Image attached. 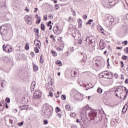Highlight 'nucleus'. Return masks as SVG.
Listing matches in <instances>:
<instances>
[{"label":"nucleus","instance_id":"22","mask_svg":"<svg viewBox=\"0 0 128 128\" xmlns=\"http://www.w3.org/2000/svg\"><path fill=\"white\" fill-rule=\"evenodd\" d=\"M28 105H23L20 106V110H28Z\"/></svg>","mask_w":128,"mask_h":128},{"label":"nucleus","instance_id":"17","mask_svg":"<svg viewBox=\"0 0 128 128\" xmlns=\"http://www.w3.org/2000/svg\"><path fill=\"white\" fill-rule=\"evenodd\" d=\"M46 89L48 90H50L52 89V85H50V84H47L46 85Z\"/></svg>","mask_w":128,"mask_h":128},{"label":"nucleus","instance_id":"37","mask_svg":"<svg viewBox=\"0 0 128 128\" xmlns=\"http://www.w3.org/2000/svg\"><path fill=\"white\" fill-rule=\"evenodd\" d=\"M50 38H52V40L54 42H56V38H54V36L52 34H51L50 36Z\"/></svg>","mask_w":128,"mask_h":128},{"label":"nucleus","instance_id":"61","mask_svg":"<svg viewBox=\"0 0 128 128\" xmlns=\"http://www.w3.org/2000/svg\"><path fill=\"white\" fill-rule=\"evenodd\" d=\"M120 80H124V75H122H122Z\"/></svg>","mask_w":128,"mask_h":128},{"label":"nucleus","instance_id":"64","mask_svg":"<svg viewBox=\"0 0 128 128\" xmlns=\"http://www.w3.org/2000/svg\"><path fill=\"white\" fill-rule=\"evenodd\" d=\"M126 52L127 54H128V47L126 48Z\"/></svg>","mask_w":128,"mask_h":128},{"label":"nucleus","instance_id":"11","mask_svg":"<svg viewBox=\"0 0 128 128\" xmlns=\"http://www.w3.org/2000/svg\"><path fill=\"white\" fill-rule=\"evenodd\" d=\"M53 32L55 34H60L62 33V30H60L58 26H56V28H53Z\"/></svg>","mask_w":128,"mask_h":128},{"label":"nucleus","instance_id":"23","mask_svg":"<svg viewBox=\"0 0 128 128\" xmlns=\"http://www.w3.org/2000/svg\"><path fill=\"white\" fill-rule=\"evenodd\" d=\"M51 54H52L53 56H58V53L54 50H51Z\"/></svg>","mask_w":128,"mask_h":128},{"label":"nucleus","instance_id":"21","mask_svg":"<svg viewBox=\"0 0 128 128\" xmlns=\"http://www.w3.org/2000/svg\"><path fill=\"white\" fill-rule=\"evenodd\" d=\"M34 32H35V34L36 36H38V34H39L38 28H34Z\"/></svg>","mask_w":128,"mask_h":128},{"label":"nucleus","instance_id":"55","mask_svg":"<svg viewBox=\"0 0 128 128\" xmlns=\"http://www.w3.org/2000/svg\"><path fill=\"white\" fill-rule=\"evenodd\" d=\"M44 124H48V120H44Z\"/></svg>","mask_w":128,"mask_h":128},{"label":"nucleus","instance_id":"49","mask_svg":"<svg viewBox=\"0 0 128 128\" xmlns=\"http://www.w3.org/2000/svg\"><path fill=\"white\" fill-rule=\"evenodd\" d=\"M100 32L102 34H104V28H102L100 27Z\"/></svg>","mask_w":128,"mask_h":128},{"label":"nucleus","instance_id":"50","mask_svg":"<svg viewBox=\"0 0 128 128\" xmlns=\"http://www.w3.org/2000/svg\"><path fill=\"white\" fill-rule=\"evenodd\" d=\"M70 116H72V118H74V116H76V113L74 112H73L72 114H70Z\"/></svg>","mask_w":128,"mask_h":128},{"label":"nucleus","instance_id":"32","mask_svg":"<svg viewBox=\"0 0 128 128\" xmlns=\"http://www.w3.org/2000/svg\"><path fill=\"white\" fill-rule=\"evenodd\" d=\"M108 20H109V22H112L114 20V18L112 16L108 17Z\"/></svg>","mask_w":128,"mask_h":128},{"label":"nucleus","instance_id":"18","mask_svg":"<svg viewBox=\"0 0 128 128\" xmlns=\"http://www.w3.org/2000/svg\"><path fill=\"white\" fill-rule=\"evenodd\" d=\"M55 64L57 66H62V62H60V60H56L55 62Z\"/></svg>","mask_w":128,"mask_h":128},{"label":"nucleus","instance_id":"53","mask_svg":"<svg viewBox=\"0 0 128 128\" xmlns=\"http://www.w3.org/2000/svg\"><path fill=\"white\" fill-rule=\"evenodd\" d=\"M88 18V16H86V14H84L83 16V18L84 20H86V18Z\"/></svg>","mask_w":128,"mask_h":128},{"label":"nucleus","instance_id":"52","mask_svg":"<svg viewBox=\"0 0 128 128\" xmlns=\"http://www.w3.org/2000/svg\"><path fill=\"white\" fill-rule=\"evenodd\" d=\"M22 124H24V122H20L18 124V126H22Z\"/></svg>","mask_w":128,"mask_h":128},{"label":"nucleus","instance_id":"20","mask_svg":"<svg viewBox=\"0 0 128 128\" xmlns=\"http://www.w3.org/2000/svg\"><path fill=\"white\" fill-rule=\"evenodd\" d=\"M41 21H42V18H40V16H38L37 18L36 21V24H40Z\"/></svg>","mask_w":128,"mask_h":128},{"label":"nucleus","instance_id":"59","mask_svg":"<svg viewBox=\"0 0 128 128\" xmlns=\"http://www.w3.org/2000/svg\"><path fill=\"white\" fill-rule=\"evenodd\" d=\"M109 60H110V58H108V60H107V64H108V66H110V62H109Z\"/></svg>","mask_w":128,"mask_h":128},{"label":"nucleus","instance_id":"38","mask_svg":"<svg viewBox=\"0 0 128 128\" xmlns=\"http://www.w3.org/2000/svg\"><path fill=\"white\" fill-rule=\"evenodd\" d=\"M6 102H8V104H10V99L8 97L6 98Z\"/></svg>","mask_w":128,"mask_h":128},{"label":"nucleus","instance_id":"33","mask_svg":"<svg viewBox=\"0 0 128 128\" xmlns=\"http://www.w3.org/2000/svg\"><path fill=\"white\" fill-rule=\"evenodd\" d=\"M122 60H128V56L124 55L122 56Z\"/></svg>","mask_w":128,"mask_h":128},{"label":"nucleus","instance_id":"56","mask_svg":"<svg viewBox=\"0 0 128 128\" xmlns=\"http://www.w3.org/2000/svg\"><path fill=\"white\" fill-rule=\"evenodd\" d=\"M57 116H58V118H62V114H60V113L58 114H57Z\"/></svg>","mask_w":128,"mask_h":128},{"label":"nucleus","instance_id":"47","mask_svg":"<svg viewBox=\"0 0 128 128\" xmlns=\"http://www.w3.org/2000/svg\"><path fill=\"white\" fill-rule=\"evenodd\" d=\"M55 8L56 10H58V8H60V5L58 4H55Z\"/></svg>","mask_w":128,"mask_h":128},{"label":"nucleus","instance_id":"30","mask_svg":"<svg viewBox=\"0 0 128 128\" xmlns=\"http://www.w3.org/2000/svg\"><path fill=\"white\" fill-rule=\"evenodd\" d=\"M55 111H56V114H58V113L60 112V108L58 106H57L55 108Z\"/></svg>","mask_w":128,"mask_h":128},{"label":"nucleus","instance_id":"58","mask_svg":"<svg viewBox=\"0 0 128 128\" xmlns=\"http://www.w3.org/2000/svg\"><path fill=\"white\" fill-rule=\"evenodd\" d=\"M123 44H124V46H126L128 44V40H124L123 42Z\"/></svg>","mask_w":128,"mask_h":128},{"label":"nucleus","instance_id":"4","mask_svg":"<svg viewBox=\"0 0 128 128\" xmlns=\"http://www.w3.org/2000/svg\"><path fill=\"white\" fill-rule=\"evenodd\" d=\"M124 88L123 86H118L116 88V90L114 92V94L116 96L117 98H118V94H122L124 92Z\"/></svg>","mask_w":128,"mask_h":128},{"label":"nucleus","instance_id":"2","mask_svg":"<svg viewBox=\"0 0 128 128\" xmlns=\"http://www.w3.org/2000/svg\"><path fill=\"white\" fill-rule=\"evenodd\" d=\"M82 40L84 42H86V46H90L89 50H92V48H94L96 46V39L92 36L90 37L84 36Z\"/></svg>","mask_w":128,"mask_h":128},{"label":"nucleus","instance_id":"40","mask_svg":"<svg viewBox=\"0 0 128 128\" xmlns=\"http://www.w3.org/2000/svg\"><path fill=\"white\" fill-rule=\"evenodd\" d=\"M48 18L50 20H52V18H54V16L52 15V14H50L48 16Z\"/></svg>","mask_w":128,"mask_h":128},{"label":"nucleus","instance_id":"8","mask_svg":"<svg viewBox=\"0 0 128 128\" xmlns=\"http://www.w3.org/2000/svg\"><path fill=\"white\" fill-rule=\"evenodd\" d=\"M2 48L4 52H12V47L10 45H7L6 46V45H3Z\"/></svg>","mask_w":128,"mask_h":128},{"label":"nucleus","instance_id":"63","mask_svg":"<svg viewBox=\"0 0 128 128\" xmlns=\"http://www.w3.org/2000/svg\"><path fill=\"white\" fill-rule=\"evenodd\" d=\"M125 84H128V79H126V80H125Z\"/></svg>","mask_w":128,"mask_h":128},{"label":"nucleus","instance_id":"24","mask_svg":"<svg viewBox=\"0 0 128 128\" xmlns=\"http://www.w3.org/2000/svg\"><path fill=\"white\" fill-rule=\"evenodd\" d=\"M40 28L44 32L46 30V26H44V24H42L40 25Z\"/></svg>","mask_w":128,"mask_h":128},{"label":"nucleus","instance_id":"26","mask_svg":"<svg viewBox=\"0 0 128 128\" xmlns=\"http://www.w3.org/2000/svg\"><path fill=\"white\" fill-rule=\"evenodd\" d=\"M65 108L66 110H70V105L67 104L65 106Z\"/></svg>","mask_w":128,"mask_h":128},{"label":"nucleus","instance_id":"16","mask_svg":"<svg viewBox=\"0 0 128 128\" xmlns=\"http://www.w3.org/2000/svg\"><path fill=\"white\" fill-rule=\"evenodd\" d=\"M33 68L34 72H38V66L36 64L32 63Z\"/></svg>","mask_w":128,"mask_h":128},{"label":"nucleus","instance_id":"9","mask_svg":"<svg viewBox=\"0 0 128 128\" xmlns=\"http://www.w3.org/2000/svg\"><path fill=\"white\" fill-rule=\"evenodd\" d=\"M42 96V92L40 90H38L35 91L34 95H33V100H36V98H40Z\"/></svg>","mask_w":128,"mask_h":128},{"label":"nucleus","instance_id":"35","mask_svg":"<svg viewBox=\"0 0 128 128\" xmlns=\"http://www.w3.org/2000/svg\"><path fill=\"white\" fill-rule=\"evenodd\" d=\"M4 108V106L2 104V103H0V112Z\"/></svg>","mask_w":128,"mask_h":128},{"label":"nucleus","instance_id":"54","mask_svg":"<svg viewBox=\"0 0 128 128\" xmlns=\"http://www.w3.org/2000/svg\"><path fill=\"white\" fill-rule=\"evenodd\" d=\"M120 64H122L121 68H124V62L120 61Z\"/></svg>","mask_w":128,"mask_h":128},{"label":"nucleus","instance_id":"41","mask_svg":"<svg viewBox=\"0 0 128 128\" xmlns=\"http://www.w3.org/2000/svg\"><path fill=\"white\" fill-rule=\"evenodd\" d=\"M124 92H126V95L124 96V98H126V96H128V90L126 89V88L124 87Z\"/></svg>","mask_w":128,"mask_h":128},{"label":"nucleus","instance_id":"46","mask_svg":"<svg viewBox=\"0 0 128 128\" xmlns=\"http://www.w3.org/2000/svg\"><path fill=\"white\" fill-rule=\"evenodd\" d=\"M69 30L70 32H72V34H74V29L72 30V28H70Z\"/></svg>","mask_w":128,"mask_h":128},{"label":"nucleus","instance_id":"1","mask_svg":"<svg viewBox=\"0 0 128 128\" xmlns=\"http://www.w3.org/2000/svg\"><path fill=\"white\" fill-rule=\"evenodd\" d=\"M80 114L81 115L83 116L86 117V116H88L89 118H90V119L92 120H94L96 118L97 114L96 110L88 106H85L82 108Z\"/></svg>","mask_w":128,"mask_h":128},{"label":"nucleus","instance_id":"34","mask_svg":"<svg viewBox=\"0 0 128 128\" xmlns=\"http://www.w3.org/2000/svg\"><path fill=\"white\" fill-rule=\"evenodd\" d=\"M92 22H94V20L92 19H90L88 20V22L86 23V24H90Z\"/></svg>","mask_w":128,"mask_h":128},{"label":"nucleus","instance_id":"7","mask_svg":"<svg viewBox=\"0 0 128 128\" xmlns=\"http://www.w3.org/2000/svg\"><path fill=\"white\" fill-rule=\"evenodd\" d=\"M24 20L28 24H32V18L30 15L25 16Z\"/></svg>","mask_w":128,"mask_h":128},{"label":"nucleus","instance_id":"10","mask_svg":"<svg viewBox=\"0 0 128 128\" xmlns=\"http://www.w3.org/2000/svg\"><path fill=\"white\" fill-rule=\"evenodd\" d=\"M44 114L45 116H50L52 114V110H50L48 106H46L45 108V110H44Z\"/></svg>","mask_w":128,"mask_h":128},{"label":"nucleus","instance_id":"39","mask_svg":"<svg viewBox=\"0 0 128 128\" xmlns=\"http://www.w3.org/2000/svg\"><path fill=\"white\" fill-rule=\"evenodd\" d=\"M61 98L63 100H66V95H62L61 96Z\"/></svg>","mask_w":128,"mask_h":128},{"label":"nucleus","instance_id":"31","mask_svg":"<svg viewBox=\"0 0 128 128\" xmlns=\"http://www.w3.org/2000/svg\"><path fill=\"white\" fill-rule=\"evenodd\" d=\"M44 56H42V54L40 56V62H41V64H44Z\"/></svg>","mask_w":128,"mask_h":128},{"label":"nucleus","instance_id":"25","mask_svg":"<svg viewBox=\"0 0 128 128\" xmlns=\"http://www.w3.org/2000/svg\"><path fill=\"white\" fill-rule=\"evenodd\" d=\"M34 86H36V82L32 81L31 84L30 88H34Z\"/></svg>","mask_w":128,"mask_h":128},{"label":"nucleus","instance_id":"29","mask_svg":"<svg viewBox=\"0 0 128 128\" xmlns=\"http://www.w3.org/2000/svg\"><path fill=\"white\" fill-rule=\"evenodd\" d=\"M28 43H26V46H25V50H30V46L28 45Z\"/></svg>","mask_w":128,"mask_h":128},{"label":"nucleus","instance_id":"60","mask_svg":"<svg viewBox=\"0 0 128 128\" xmlns=\"http://www.w3.org/2000/svg\"><path fill=\"white\" fill-rule=\"evenodd\" d=\"M34 12H38V8H34Z\"/></svg>","mask_w":128,"mask_h":128},{"label":"nucleus","instance_id":"62","mask_svg":"<svg viewBox=\"0 0 128 128\" xmlns=\"http://www.w3.org/2000/svg\"><path fill=\"white\" fill-rule=\"evenodd\" d=\"M122 47H116V50H122Z\"/></svg>","mask_w":128,"mask_h":128},{"label":"nucleus","instance_id":"27","mask_svg":"<svg viewBox=\"0 0 128 128\" xmlns=\"http://www.w3.org/2000/svg\"><path fill=\"white\" fill-rule=\"evenodd\" d=\"M97 92L100 94L102 92V89L100 88H98L97 90Z\"/></svg>","mask_w":128,"mask_h":128},{"label":"nucleus","instance_id":"51","mask_svg":"<svg viewBox=\"0 0 128 128\" xmlns=\"http://www.w3.org/2000/svg\"><path fill=\"white\" fill-rule=\"evenodd\" d=\"M62 37L58 38V41L60 42H62Z\"/></svg>","mask_w":128,"mask_h":128},{"label":"nucleus","instance_id":"28","mask_svg":"<svg viewBox=\"0 0 128 128\" xmlns=\"http://www.w3.org/2000/svg\"><path fill=\"white\" fill-rule=\"evenodd\" d=\"M38 46H36L34 48V50L35 52H36L37 54H38V52H40V50H38Z\"/></svg>","mask_w":128,"mask_h":128},{"label":"nucleus","instance_id":"15","mask_svg":"<svg viewBox=\"0 0 128 128\" xmlns=\"http://www.w3.org/2000/svg\"><path fill=\"white\" fill-rule=\"evenodd\" d=\"M126 110H128V105L125 104L122 109V114H124L126 112Z\"/></svg>","mask_w":128,"mask_h":128},{"label":"nucleus","instance_id":"5","mask_svg":"<svg viewBox=\"0 0 128 128\" xmlns=\"http://www.w3.org/2000/svg\"><path fill=\"white\" fill-rule=\"evenodd\" d=\"M8 32V27L6 25H2L0 27V32L1 34H6Z\"/></svg>","mask_w":128,"mask_h":128},{"label":"nucleus","instance_id":"44","mask_svg":"<svg viewBox=\"0 0 128 128\" xmlns=\"http://www.w3.org/2000/svg\"><path fill=\"white\" fill-rule=\"evenodd\" d=\"M49 96H51V98H52L54 96V94L52 93V92L50 90V92H49Z\"/></svg>","mask_w":128,"mask_h":128},{"label":"nucleus","instance_id":"45","mask_svg":"<svg viewBox=\"0 0 128 128\" xmlns=\"http://www.w3.org/2000/svg\"><path fill=\"white\" fill-rule=\"evenodd\" d=\"M60 44L61 45L62 48H64V42L62 41L60 42Z\"/></svg>","mask_w":128,"mask_h":128},{"label":"nucleus","instance_id":"42","mask_svg":"<svg viewBox=\"0 0 128 128\" xmlns=\"http://www.w3.org/2000/svg\"><path fill=\"white\" fill-rule=\"evenodd\" d=\"M44 20L46 22V20H48V15H44Z\"/></svg>","mask_w":128,"mask_h":128},{"label":"nucleus","instance_id":"57","mask_svg":"<svg viewBox=\"0 0 128 128\" xmlns=\"http://www.w3.org/2000/svg\"><path fill=\"white\" fill-rule=\"evenodd\" d=\"M24 10L27 12H30V9H28V7H26V8L24 9Z\"/></svg>","mask_w":128,"mask_h":128},{"label":"nucleus","instance_id":"48","mask_svg":"<svg viewBox=\"0 0 128 128\" xmlns=\"http://www.w3.org/2000/svg\"><path fill=\"white\" fill-rule=\"evenodd\" d=\"M4 82H2V81L0 80V88H4Z\"/></svg>","mask_w":128,"mask_h":128},{"label":"nucleus","instance_id":"6","mask_svg":"<svg viewBox=\"0 0 128 128\" xmlns=\"http://www.w3.org/2000/svg\"><path fill=\"white\" fill-rule=\"evenodd\" d=\"M4 120H6V122L8 120H9L10 124H12L16 120V118L12 116H6L5 117Z\"/></svg>","mask_w":128,"mask_h":128},{"label":"nucleus","instance_id":"3","mask_svg":"<svg viewBox=\"0 0 128 128\" xmlns=\"http://www.w3.org/2000/svg\"><path fill=\"white\" fill-rule=\"evenodd\" d=\"M99 76L100 78H108V80H112V74L110 73V72L108 71H105L101 72Z\"/></svg>","mask_w":128,"mask_h":128},{"label":"nucleus","instance_id":"19","mask_svg":"<svg viewBox=\"0 0 128 128\" xmlns=\"http://www.w3.org/2000/svg\"><path fill=\"white\" fill-rule=\"evenodd\" d=\"M76 74H77L76 71L75 70H73L71 72V76H76Z\"/></svg>","mask_w":128,"mask_h":128},{"label":"nucleus","instance_id":"12","mask_svg":"<svg viewBox=\"0 0 128 128\" xmlns=\"http://www.w3.org/2000/svg\"><path fill=\"white\" fill-rule=\"evenodd\" d=\"M99 46L101 50H104V48L106 46V42H104V40H100L99 44Z\"/></svg>","mask_w":128,"mask_h":128},{"label":"nucleus","instance_id":"36","mask_svg":"<svg viewBox=\"0 0 128 128\" xmlns=\"http://www.w3.org/2000/svg\"><path fill=\"white\" fill-rule=\"evenodd\" d=\"M56 50H58V52H62V50H64V49L62 48H60V47H57L56 48Z\"/></svg>","mask_w":128,"mask_h":128},{"label":"nucleus","instance_id":"43","mask_svg":"<svg viewBox=\"0 0 128 128\" xmlns=\"http://www.w3.org/2000/svg\"><path fill=\"white\" fill-rule=\"evenodd\" d=\"M68 22H74V18L72 16H70L68 20Z\"/></svg>","mask_w":128,"mask_h":128},{"label":"nucleus","instance_id":"13","mask_svg":"<svg viewBox=\"0 0 128 128\" xmlns=\"http://www.w3.org/2000/svg\"><path fill=\"white\" fill-rule=\"evenodd\" d=\"M34 44L36 46H38V48H40L42 42H40V41L38 40H35L34 41Z\"/></svg>","mask_w":128,"mask_h":128},{"label":"nucleus","instance_id":"14","mask_svg":"<svg viewBox=\"0 0 128 128\" xmlns=\"http://www.w3.org/2000/svg\"><path fill=\"white\" fill-rule=\"evenodd\" d=\"M46 24L48 28H49V30H52V21L50 20L48 22H46Z\"/></svg>","mask_w":128,"mask_h":128}]
</instances>
